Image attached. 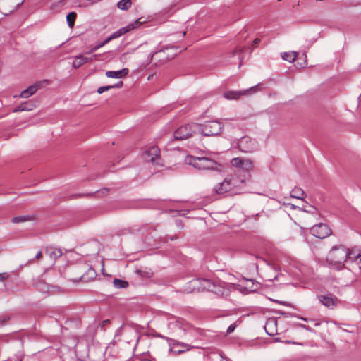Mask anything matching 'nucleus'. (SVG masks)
<instances>
[{"label":"nucleus","instance_id":"nucleus-28","mask_svg":"<svg viewBox=\"0 0 361 361\" xmlns=\"http://www.w3.org/2000/svg\"><path fill=\"white\" fill-rule=\"evenodd\" d=\"M269 300L273 301V302H276V303H279L280 305H284V306H287V307H290V305L288 302H286V301H279V300H273L271 298H269Z\"/></svg>","mask_w":361,"mask_h":361},{"label":"nucleus","instance_id":"nucleus-9","mask_svg":"<svg viewBox=\"0 0 361 361\" xmlns=\"http://www.w3.org/2000/svg\"><path fill=\"white\" fill-rule=\"evenodd\" d=\"M50 82L48 80H44L42 81H38L33 84L32 85L29 86L27 88L24 90L20 94V97L22 98H29L32 95H33L39 89H41L46 85H49Z\"/></svg>","mask_w":361,"mask_h":361},{"label":"nucleus","instance_id":"nucleus-7","mask_svg":"<svg viewBox=\"0 0 361 361\" xmlns=\"http://www.w3.org/2000/svg\"><path fill=\"white\" fill-rule=\"evenodd\" d=\"M238 147L243 152L250 153L257 149V142L250 137H243L238 142Z\"/></svg>","mask_w":361,"mask_h":361},{"label":"nucleus","instance_id":"nucleus-46","mask_svg":"<svg viewBox=\"0 0 361 361\" xmlns=\"http://www.w3.org/2000/svg\"><path fill=\"white\" fill-rule=\"evenodd\" d=\"M235 52H236V51H235V50H234V51H233V55H235Z\"/></svg>","mask_w":361,"mask_h":361},{"label":"nucleus","instance_id":"nucleus-15","mask_svg":"<svg viewBox=\"0 0 361 361\" xmlns=\"http://www.w3.org/2000/svg\"><path fill=\"white\" fill-rule=\"evenodd\" d=\"M97 58V55H94L91 58L85 57L83 55H78L74 58V60L72 63V66L73 68L77 69L80 67L82 65L92 61L93 59Z\"/></svg>","mask_w":361,"mask_h":361},{"label":"nucleus","instance_id":"nucleus-31","mask_svg":"<svg viewBox=\"0 0 361 361\" xmlns=\"http://www.w3.org/2000/svg\"><path fill=\"white\" fill-rule=\"evenodd\" d=\"M123 85V83L122 81H119L116 84L114 85H110V87H112V89L113 88H120Z\"/></svg>","mask_w":361,"mask_h":361},{"label":"nucleus","instance_id":"nucleus-42","mask_svg":"<svg viewBox=\"0 0 361 361\" xmlns=\"http://www.w3.org/2000/svg\"><path fill=\"white\" fill-rule=\"evenodd\" d=\"M96 47H97L98 49H99V48L102 47L103 46H100V44H98L97 45H96Z\"/></svg>","mask_w":361,"mask_h":361},{"label":"nucleus","instance_id":"nucleus-21","mask_svg":"<svg viewBox=\"0 0 361 361\" xmlns=\"http://www.w3.org/2000/svg\"><path fill=\"white\" fill-rule=\"evenodd\" d=\"M75 18H76V13L75 12H71L67 15L66 21H67L68 26L71 28L73 27Z\"/></svg>","mask_w":361,"mask_h":361},{"label":"nucleus","instance_id":"nucleus-11","mask_svg":"<svg viewBox=\"0 0 361 361\" xmlns=\"http://www.w3.org/2000/svg\"><path fill=\"white\" fill-rule=\"evenodd\" d=\"M319 301L328 308H334L340 303V300L336 296L331 293L318 296Z\"/></svg>","mask_w":361,"mask_h":361},{"label":"nucleus","instance_id":"nucleus-8","mask_svg":"<svg viewBox=\"0 0 361 361\" xmlns=\"http://www.w3.org/2000/svg\"><path fill=\"white\" fill-rule=\"evenodd\" d=\"M312 234L319 239H324L331 234V230L326 224L319 223L311 228Z\"/></svg>","mask_w":361,"mask_h":361},{"label":"nucleus","instance_id":"nucleus-1","mask_svg":"<svg viewBox=\"0 0 361 361\" xmlns=\"http://www.w3.org/2000/svg\"><path fill=\"white\" fill-rule=\"evenodd\" d=\"M185 161L187 164L192 166L199 171H221L222 166L214 159L202 157H186Z\"/></svg>","mask_w":361,"mask_h":361},{"label":"nucleus","instance_id":"nucleus-23","mask_svg":"<svg viewBox=\"0 0 361 361\" xmlns=\"http://www.w3.org/2000/svg\"><path fill=\"white\" fill-rule=\"evenodd\" d=\"M131 6V1L130 0H121L118 3V8L121 10H128Z\"/></svg>","mask_w":361,"mask_h":361},{"label":"nucleus","instance_id":"nucleus-44","mask_svg":"<svg viewBox=\"0 0 361 361\" xmlns=\"http://www.w3.org/2000/svg\"><path fill=\"white\" fill-rule=\"evenodd\" d=\"M176 236H175V237H171V240H174V239H176Z\"/></svg>","mask_w":361,"mask_h":361},{"label":"nucleus","instance_id":"nucleus-45","mask_svg":"<svg viewBox=\"0 0 361 361\" xmlns=\"http://www.w3.org/2000/svg\"><path fill=\"white\" fill-rule=\"evenodd\" d=\"M286 343H292V342H290V341H286ZM293 343L295 344V343L293 342Z\"/></svg>","mask_w":361,"mask_h":361},{"label":"nucleus","instance_id":"nucleus-33","mask_svg":"<svg viewBox=\"0 0 361 361\" xmlns=\"http://www.w3.org/2000/svg\"><path fill=\"white\" fill-rule=\"evenodd\" d=\"M110 41H111V39H110V37H109L108 38H106L104 41H103L102 42L100 43V46H104L105 44H106L108 42H109Z\"/></svg>","mask_w":361,"mask_h":361},{"label":"nucleus","instance_id":"nucleus-41","mask_svg":"<svg viewBox=\"0 0 361 361\" xmlns=\"http://www.w3.org/2000/svg\"><path fill=\"white\" fill-rule=\"evenodd\" d=\"M57 251H58V254L54 253L55 255H62V252H61V250H57Z\"/></svg>","mask_w":361,"mask_h":361},{"label":"nucleus","instance_id":"nucleus-34","mask_svg":"<svg viewBox=\"0 0 361 361\" xmlns=\"http://www.w3.org/2000/svg\"><path fill=\"white\" fill-rule=\"evenodd\" d=\"M8 275L5 273L0 274V281H4L7 279Z\"/></svg>","mask_w":361,"mask_h":361},{"label":"nucleus","instance_id":"nucleus-22","mask_svg":"<svg viewBox=\"0 0 361 361\" xmlns=\"http://www.w3.org/2000/svg\"><path fill=\"white\" fill-rule=\"evenodd\" d=\"M136 273L140 276L143 277V278H150L153 275V272L149 269H145V270L137 269L136 271Z\"/></svg>","mask_w":361,"mask_h":361},{"label":"nucleus","instance_id":"nucleus-32","mask_svg":"<svg viewBox=\"0 0 361 361\" xmlns=\"http://www.w3.org/2000/svg\"><path fill=\"white\" fill-rule=\"evenodd\" d=\"M339 250H336V249L331 250V251L330 252V257H333L336 256L337 251H339Z\"/></svg>","mask_w":361,"mask_h":361},{"label":"nucleus","instance_id":"nucleus-10","mask_svg":"<svg viewBox=\"0 0 361 361\" xmlns=\"http://www.w3.org/2000/svg\"><path fill=\"white\" fill-rule=\"evenodd\" d=\"M233 166L239 168L244 171L249 172L253 169V163L250 159L235 157L231 161Z\"/></svg>","mask_w":361,"mask_h":361},{"label":"nucleus","instance_id":"nucleus-38","mask_svg":"<svg viewBox=\"0 0 361 361\" xmlns=\"http://www.w3.org/2000/svg\"><path fill=\"white\" fill-rule=\"evenodd\" d=\"M97 49H98V48L95 46V47H92L90 51L87 52V54H90L93 51H97Z\"/></svg>","mask_w":361,"mask_h":361},{"label":"nucleus","instance_id":"nucleus-43","mask_svg":"<svg viewBox=\"0 0 361 361\" xmlns=\"http://www.w3.org/2000/svg\"><path fill=\"white\" fill-rule=\"evenodd\" d=\"M291 208L295 209V208H297V207H295V205L292 204L291 205Z\"/></svg>","mask_w":361,"mask_h":361},{"label":"nucleus","instance_id":"nucleus-4","mask_svg":"<svg viewBox=\"0 0 361 361\" xmlns=\"http://www.w3.org/2000/svg\"><path fill=\"white\" fill-rule=\"evenodd\" d=\"M342 251L343 256L336 261L337 263H342L345 259L347 262L355 263L361 269V253L360 250H342Z\"/></svg>","mask_w":361,"mask_h":361},{"label":"nucleus","instance_id":"nucleus-14","mask_svg":"<svg viewBox=\"0 0 361 361\" xmlns=\"http://www.w3.org/2000/svg\"><path fill=\"white\" fill-rule=\"evenodd\" d=\"M255 87L243 91H228L224 92V97L227 99H238L241 96L247 95L250 92L253 91Z\"/></svg>","mask_w":361,"mask_h":361},{"label":"nucleus","instance_id":"nucleus-36","mask_svg":"<svg viewBox=\"0 0 361 361\" xmlns=\"http://www.w3.org/2000/svg\"><path fill=\"white\" fill-rule=\"evenodd\" d=\"M109 322H110V321H109V319L104 320V321L102 322V326H106V324H108Z\"/></svg>","mask_w":361,"mask_h":361},{"label":"nucleus","instance_id":"nucleus-25","mask_svg":"<svg viewBox=\"0 0 361 361\" xmlns=\"http://www.w3.org/2000/svg\"><path fill=\"white\" fill-rule=\"evenodd\" d=\"M114 284L116 288H126L128 286V283L126 281L115 279L114 280Z\"/></svg>","mask_w":361,"mask_h":361},{"label":"nucleus","instance_id":"nucleus-39","mask_svg":"<svg viewBox=\"0 0 361 361\" xmlns=\"http://www.w3.org/2000/svg\"><path fill=\"white\" fill-rule=\"evenodd\" d=\"M41 257H42V252H41V251H39V252L36 254L35 257H36L37 259H39Z\"/></svg>","mask_w":361,"mask_h":361},{"label":"nucleus","instance_id":"nucleus-3","mask_svg":"<svg viewBox=\"0 0 361 361\" xmlns=\"http://www.w3.org/2000/svg\"><path fill=\"white\" fill-rule=\"evenodd\" d=\"M238 183V181L235 176L228 174L226 176L222 182L217 183L214 187L213 190L216 194L222 195L237 187Z\"/></svg>","mask_w":361,"mask_h":361},{"label":"nucleus","instance_id":"nucleus-30","mask_svg":"<svg viewBox=\"0 0 361 361\" xmlns=\"http://www.w3.org/2000/svg\"><path fill=\"white\" fill-rule=\"evenodd\" d=\"M350 4L353 6H357L361 4V0H348Z\"/></svg>","mask_w":361,"mask_h":361},{"label":"nucleus","instance_id":"nucleus-6","mask_svg":"<svg viewBox=\"0 0 361 361\" xmlns=\"http://www.w3.org/2000/svg\"><path fill=\"white\" fill-rule=\"evenodd\" d=\"M195 123L188 124L178 128L174 133L176 140H184L191 137L193 134L198 133V130L195 128Z\"/></svg>","mask_w":361,"mask_h":361},{"label":"nucleus","instance_id":"nucleus-12","mask_svg":"<svg viewBox=\"0 0 361 361\" xmlns=\"http://www.w3.org/2000/svg\"><path fill=\"white\" fill-rule=\"evenodd\" d=\"M142 23L139 20H137L135 22L129 23L126 26L123 27L118 29V30L115 31L109 36V37L111 40L115 39L122 36L123 35L138 27Z\"/></svg>","mask_w":361,"mask_h":361},{"label":"nucleus","instance_id":"nucleus-26","mask_svg":"<svg viewBox=\"0 0 361 361\" xmlns=\"http://www.w3.org/2000/svg\"><path fill=\"white\" fill-rule=\"evenodd\" d=\"M240 324V321H236L235 322H234L233 324H231L228 329H227V334H231L232 332H233L235 329V328Z\"/></svg>","mask_w":361,"mask_h":361},{"label":"nucleus","instance_id":"nucleus-13","mask_svg":"<svg viewBox=\"0 0 361 361\" xmlns=\"http://www.w3.org/2000/svg\"><path fill=\"white\" fill-rule=\"evenodd\" d=\"M159 149L157 146H152L147 149L144 152V158L146 161H150L152 164L157 163V159L159 158Z\"/></svg>","mask_w":361,"mask_h":361},{"label":"nucleus","instance_id":"nucleus-40","mask_svg":"<svg viewBox=\"0 0 361 361\" xmlns=\"http://www.w3.org/2000/svg\"><path fill=\"white\" fill-rule=\"evenodd\" d=\"M296 317H297V318H299V319H302V320H303V321H307V320L306 318L302 317L296 316Z\"/></svg>","mask_w":361,"mask_h":361},{"label":"nucleus","instance_id":"nucleus-29","mask_svg":"<svg viewBox=\"0 0 361 361\" xmlns=\"http://www.w3.org/2000/svg\"><path fill=\"white\" fill-rule=\"evenodd\" d=\"M87 273L92 279H94L96 276V273L92 268H90Z\"/></svg>","mask_w":361,"mask_h":361},{"label":"nucleus","instance_id":"nucleus-5","mask_svg":"<svg viewBox=\"0 0 361 361\" xmlns=\"http://www.w3.org/2000/svg\"><path fill=\"white\" fill-rule=\"evenodd\" d=\"M191 291H213L214 283L206 279H195L190 281Z\"/></svg>","mask_w":361,"mask_h":361},{"label":"nucleus","instance_id":"nucleus-17","mask_svg":"<svg viewBox=\"0 0 361 361\" xmlns=\"http://www.w3.org/2000/svg\"><path fill=\"white\" fill-rule=\"evenodd\" d=\"M175 346H180V347L183 348V350H179L178 349V350H173V348H170V351L173 352V353L174 355H180V354L183 353L189 350L190 349L194 348V346H192V345H190L189 344H187V343H182V342H176V343H175L173 344V347H175Z\"/></svg>","mask_w":361,"mask_h":361},{"label":"nucleus","instance_id":"nucleus-24","mask_svg":"<svg viewBox=\"0 0 361 361\" xmlns=\"http://www.w3.org/2000/svg\"><path fill=\"white\" fill-rule=\"evenodd\" d=\"M30 219V217L29 216H15L11 219V222L13 224H19V223L25 222Z\"/></svg>","mask_w":361,"mask_h":361},{"label":"nucleus","instance_id":"nucleus-27","mask_svg":"<svg viewBox=\"0 0 361 361\" xmlns=\"http://www.w3.org/2000/svg\"><path fill=\"white\" fill-rule=\"evenodd\" d=\"M111 89H112V87H110V85L102 86V87H99L97 89V92L99 94H102L105 91H108V90H111Z\"/></svg>","mask_w":361,"mask_h":361},{"label":"nucleus","instance_id":"nucleus-35","mask_svg":"<svg viewBox=\"0 0 361 361\" xmlns=\"http://www.w3.org/2000/svg\"><path fill=\"white\" fill-rule=\"evenodd\" d=\"M299 326L305 330L311 331V329L308 326H306L305 324H300Z\"/></svg>","mask_w":361,"mask_h":361},{"label":"nucleus","instance_id":"nucleus-37","mask_svg":"<svg viewBox=\"0 0 361 361\" xmlns=\"http://www.w3.org/2000/svg\"><path fill=\"white\" fill-rule=\"evenodd\" d=\"M260 42V39H258V38H256L254 41H253V45L255 46L257 44H258Z\"/></svg>","mask_w":361,"mask_h":361},{"label":"nucleus","instance_id":"nucleus-18","mask_svg":"<svg viewBox=\"0 0 361 361\" xmlns=\"http://www.w3.org/2000/svg\"><path fill=\"white\" fill-rule=\"evenodd\" d=\"M34 103L31 102H27L25 103H22L21 104L18 105L17 107H16L13 110V112H18V111H31L35 108Z\"/></svg>","mask_w":361,"mask_h":361},{"label":"nucleus","instance_id":"nucleus-20","mask_svg":"<svg viewBox=\"0 0 361 361\" xmlns=\"http://www.w3.org/2000/svg\"><path fill=\"white\" fill-rule=\"evenodd\" d=\"M297 55L298 54L295 51L284 52L282 55V58L283 59L292 63L296 59Z\"/></svg>","mask_w":361,"mask_h":361},{"label":"nucleus","instance_id":"nucleus-16","mask_svg":"<svg viewBox=\"0 0 361 361\" xmlns=\"http://www.w3.org/2000/svg\"><path fill=\"white\" fill-rule=\"evenodd\" d=\"M129 73L127 68H124L120 71H108L105 75L110 78H124Z\"/></svg>","mask_w":361,"mask_h":361},{"label":"nucleus","instance_id":"nucleus-19","mask_svg":"<svg viewBox=\"0 0 361 361\" xmlns=\"http://www.w3.org/2000/svg\"><path fill=\"white\" fill-rule=\"evenodd\" d=\"M290 197L295 199L303 200L306 197V194L302 189L295 187L291 190Z\"/></svg>","mask_w":361,"mask_h":361},{"label":"nucleus","instance_id":"nucleus-2","mask_svg":"<svg viewBox=\"0 0 361 361\" xmlns=\"http://www.w3.org/2000/svg\"><path fill=\"white\" fill-rule=\"evenodd\" d=\"M195 128L202 136H216L221 133L223 125L219 121H208L203 124H194Z\"/></svg>","mask_w":361,"mask_h":361}]
</instances>
